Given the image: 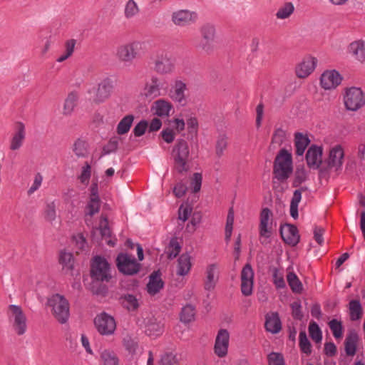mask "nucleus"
I'll use <instances>...</instances> for the list:
<instances>
[{
	"instance_id": "nucleus-4",
	"label": "nucleus",
	"mask_w": 365,
	"mask_h": 365,
	"mask_svg": "<svg viewBox=\"0 0 365 365\" xmlns=\"http://www.w3.org/2000/svg\"><path fill=\"white\" fill-rule=\"evenodd\" d=\"M293 172L292 156L285 149L278 153L274 162L273 173L275 178L281 182L287 180Z\"/></svg>"
},
{
	"instance_id": "nucleus-37",
	"label": "nucleus",
	"mask_w": 365,
	"mask_h": 365,
	"mask_svg": "<svg viewBox=\"0 0 365 365\" xmlns=\"http://www.w3.org/2000/svg\"><path fill=\"white\" fill-rule=\"evenodd\" d=\"M287 280L293 292L299 294L303 290V285L301 284L297 275L292 271V267L287 269Z\"/></svg>"
},
{
	"instance_id": "nucleus-46",
	"label": "nucleus",
	"mask_w": 365,
	"mask_h": 365,
	"mask_svg": "<svg viewBox=\"0 0 365 365\" xmlns=\"http://www.w3.org/2000/svg\"><path fill=\"white\" fill-rule=\"evenodd\" d=\"M133 121V116L131 115H126L120 120L117 125V133L119 135H125L130 130Z\"/></svg>"
},
{
	"instance_id": "nucleus-53",
	"label": "nucleus",
	"mask_w": 365,
	"mask_h": 365,
	"mask_svg": "<svg viewBox=\"0 0 365 365\" xmlns=\"http://www.w3.org/2000/svg\"><path fill=\"white\" fill-rule=\"evenodd\" d=\"M123 304H124V307L129 311H135L138 307V299L132 294L125 296L124 300H123Z\"/></svg>"
},
{
	"instance_id": "nucleus-52",
	"label": "nucleus",
	"mask_w": 365,
	"mask_h": 365,
	"mask_svg": "<svg viewBox=\"0 0 365 365\" xmlns=\"http://www.w3.org/2000/svg\"><path fill=\"white\" fill-rule=\"evenodd\" d=\"M43 180V177H42L40 173H37L36 174L34 175L33 183L31 185H30L27 191V194L29 196L32 195L34 193L38 190Z\"/></svg>"
},
{
	"instance_id": "nucleus-34",
	"label": "nucleus",
	"mask_w": 365,
	"mask_h": 365,
	"mask_svg": "<svg viewBox=\"0 0 365 365\" xmlns=\"http://www.w3.org/2000/svg\"><path fill=\"white\" fill-rule=\"evenodd\" d=\"M190 256L183 254L177 260L176 274L179 276H185L189 274L191 269Z\"/></svg>"
},
{
	"instance_id": "nucleus-45",
	"label": "nucleus",
	"mask_w": 365,
	"mask_h": 365,
	"mask_svg": "<svg viewBox=\"0 0 365 365\" xmlns=\"http://www.w3.org/2000/svg\"><path fill=\"white\" fill-rule=\"evenodd\" d=\"M272 282L275 284L277 289L286 287V282L284 279V273L282 269L273 268L272 269Z\"/></svg>"
},
{
	"instance_id": "nucleus-56",
	"label": "nucleus",
	"mask_w": 365,
	"mask_h": 365,
	"mask_svg": "<svg viewBox=\"0 0 365 365\" xmlns=\"http://www.w3.org/2000/svg\"><path fill=\"white\" fill-rule=\"evenodd\" d=\"M329 327L332 331L333 336L336 339H339L342 336V326L340 322H338L336 319H332L329 322Z\"/></svg>"
},
{
	"instance_id": "nucleus-18",
	"label": "nucleus",
	"mask_w": 365,
	"mask_h": 365,
	"mask_svg": "<svg viewBox=\"0 0 365 365\" xmlns=\"http://www.w3.org/2000/svg\"><path fill=\"white\" fill-rule=\"evenodd\" d=\"M154 69L160 74H170L175 70L174 62L172 61L169 53H158L157 58L154 61Z\"/></svg>"
},
{
	"instance_id": "nucleus-47",
	"label": "nucleus",
	"mask_w": 365,
	"mask_h": 365,
	"mask_svg": "<svg viewBox=\"0 0 365 365\" xmlns=\"http://www.w3.org/2000/svg\"><path fill=\"white\" fill-rule=\"evenodd\" d=\"M195 309L190 304L186 305L182 308L180 313V321L185 323H190L195 318Z\"/></svg>"
},
{
	"instance_id": "nucleus-62",
	"label": "nucleus",
	"mask_w": 365,
	"mask_h": 365,
	"mask_svg": "<svg viewBox=\"0 0 365 365\" xmlns=\"http://www.w3.org/2000/svg\"><path fill=\"white\" fill-rule=\"evenodd\" d=\"M180 251V247L176 240H171L168 248V255L169 258L175 257Z\"/></svg>"
},
{
	"instance_id": "nucleus-21",
	"label": "nucleus",
	"mask_w": 365,
	"mask_h": 365,
	"mask_svg": "<svg viewBox=\"0 0 365 365\" xmlns=\"http://www.w3.org/2000/svg\"><path fill=\"white\" fill-rule=\"evenodd\" d=\"M317 60L312 56H306L295 66V74L301 79L306 78L314 72Z\"/></svg>"
},
{
	"instance_id": "nucleus-20",
	"label": "nucleus",
	"mask_w": 365,
	"mask_h": 365,
	"mask_svg": "<svg viewBox=\"0 0 365 365\" xmlns=\"http://www.w3.org/2000/svg\"><path fill=\"white\" fill-rule=\"evenodd\" d=\"M342 76L336 70H327L320 78V84L325 90L335 89L341 83Z\"/></svg>"
},
{
	"instance_id": "nucleus-25",
	"label": "nucleus",
	"mask_w": 365,
	"mask_h": 365,
	"mask_svg": "<svg viewBox=\"0 0 365 365\" xmlns=\"http://www.w3.org/2000/svg\"><path fill=\"white\" fill-rule=\"evenodd\" d=\"M306 162L309 168H319L322 162V148L315 145H311L306 153Z\"/></svg>"
},
{
	"instance_id": "nucleus-15",
	"label": "nucleus",
	"mask_w": 365,
	"mask_h": 365,
	"mask_svg": "<svg viewBox=\"0 0 365 365\" xmlns=\"http://www.w3.org/2000/svg\"><path fill=\"white\" fill-rule=\"evenodd\" d=\"M140 326L143 328L144 332L149 336L157 337L163 333V323L152 314H148L143 318Z\"/></svg>"
},
{
	"instance_id": "nucleus-60",
	"label": "nucleus",
	"mask_w": 365,
	"mask_h": 365,
	"mask_svg": "<svg viewBox=\"0 0 365 365\" xmlns=\"http://www.w3.org/2000/svg\"><path fill=\"white\" fill-rule=\"evenodd\" d=\"M268 364L284 365L283 356L281 354L272 352L267 356Z\"/></svg>"
},
{
	"instance_id": "nucleus-59",
	"label": "nucleus",
	"mask_w": 365,
	"mask_h": 365,
	"mask_svg": "<svg viewBox=\"0 0 365 365\" xmlns=\"http://www.w3.org/2000/svg\"><path fill=\"white\" fill-rule=\"evenodd\" d=\"M124 346L128 352L134 354L136 353L138 348V341L130 336H127L124 339Z\"/></svg>"
},
{
	"instance_id": "nucleus-31",
	"label": "nucleus",
	"mask_w": 365,
	"mask_h": 365,
	"mask_svg": "<svg viewBox=\"0 0 365 365\" xmlns=\"http://www.w3.org/2000/svg\"><path fill=\"white\" fill-rule=\"evenodd\" d=\"M100 362L103 365H120V359L113 349H103L100 351Z\"/></svg>"
},
{
	"instance_id": "nucleus-54",
	"label": "nucleus",
	"mask_w": 365,
	"mask_h": 365,
	"mask_svg": "<svg viewBox=\"0 0 365 365\" xmlns=\"http://www.w3.org/2000/svg\"><path fill=\"white\" fill-rule=\"evenodd\" d=\"M309 331L311 338H312L313 341L319 343L322 340V332L320 331L319 327L316 324V322H310L309 327Z\"/></svg>"
},
{
	"instance_id": "nucleus-49",
	"label": "nucleus",
	"mask_w": 365,
	"mask_h": 365,
	"mask_svg": "<svg viewBox=\"0 0 365 365\" xmlns=\"http://www.w3.org/2000/svg\"><path fill=\"white\" fill-rule=\"evenodd\" d=\"M91 174L92 168H91L88 163H86L81 168V175H78V179L83 185L87 186L88 185Z\"/></svg>"
},
{
	"instance_id": "nucleus-19",
	"label": "nucleus",
	"mask_w": 365,
	"mask_h": 365,
	"mask_svg": "<svg viewBox=\"0 0 365 365\" xmlns=\"http://www.w3.org/2000/svg\"><path fill=\"white\" fill-rule=\"evenodd\" d=\"M230 342V333L225 329L217 331L215 344H214V353L220 357L223 358L227 355Z\"/></svg>"
},
{
	"instance_id": "nucleus-48",
	"label": "nucleus",
	"mask_w": 365,
	"mask_h": 365,
	"mask_svg": "<svg viewBox=\"0 0 365 365\" xmlns=\"http://www.w3.org/2000/svg\"><path fill=\"white\" fill-rule=\"evenodd\" d=\"M228 138L225 135H220L217 139L215 152L218 158L222 156L225 149L227 148Z\"/></svg>"
},
{
	"instance_id": "nucleus-9",
	"label": "nucleus",
	"mask_w": 365,
	"mask_h": 365,
	"mask_svg": "<svg viewBox=\"0 0 365 365\" xmlns=\"http://www.w3.org/2000/svg\"><path fill=\"white\" fill-rule=\"evenodd\" d=\"M90 274L93 280L108 282L112 277L110 265L103 257L96 256L91 263Z\"/></svg>"
},
{
	"instance_id": "nucleus-5",
	"label": "nucleus",
	"mask_w": 365,
	"mask_h": 365,
	"mask_svg": "<svg viewBox=\"0 0 365 365\" xmlns=\"http://www.w3.org/2000/svg\"><path fill=\"white\" fill-rule=\"evenodd\" d=\"M201 39L196 48L206 54H211L215 50V41L217 38L216 26L211 22L202 24L200 27Z\"/></svg>"
},
{
	"instance_id": "nucleus-11",
	"label": "nucleus",
	"mask_w": 365,
	"mask_h": 365,
	"mask_svg": "<svg viewBox=\"0 0 365 365\" xmlns=\"http://www.w3.org/2000/svg\"><path fill=\"white\" fill-rule=\"evenodd\" d=\"M94 327L100 335L110 336L116 329V323L113 317L108 313L102 312L94 318Z\"/></svg>"
},
{
	"instance_id": "nucleus-33",
	"label": "nucleus",
	"mask_w": 365,
	"mask_h": 365,
	"mask_svg": "<svg viewBox=\"0 0 365 365\" xmlns=\"http://www.w3.org/2000/svg\"><path fill=\"white\" fill-rule=\"evenodd\" d=\"M218 279V269L215 264L207 266L206 270V280L205 283V288L207 290H212L214 289L217 284Z\"/></svg>"
},
{
	"instance_id": "nucleus-7",
	"label": "nucleus",
	"mask_w": 365,
	"mask_h": 365,
	"mask_svg": "<svg viewBox=\"0 0 365 365\" xmlns=\"http://www.w3.org/2000/svg\"><path fill=\"white\" fill-rule=\"evenodd\" d=\"M169 83L165 78L153 76L144 84L143 94L147 98H158L168 93Z\"/></svg>"
},
{
	"instance_id": "nucleus-16",
	"label": "nucleus",
	"mask_w": 365,
	"mask_h": 365,
	"mask_svg": "<svg viewBox=\"0 0 365 365\" xmlns=\"http://www.w3.org/2000/svg\"><path fill=\"white\" fill-rule=\"evenodd\" d=\"M101 207V200L98 195V185L96 181H93L89 188V197L86 208V217H92L93 215L98 213Z\"/></svg>"
},
{
	"instance_id": "nucleus-17",
	"label": "nucleus",
	"mask_w": 365,
	"mask_h": 365,
	"mask_svg": "<svg viewBox=\"0 0 365 365\" xmlns=\"http://www.w3.org/2000/svg\"><path fill=\"white\" fill-rule=\"evenodd\" d=\"M255 272L250 264H246L240 272V290L245 296H250L252 294L253 277Z\"/></svg>"
},
{
	"instance_id": "nucleus-30",
	"label": "nucleus",
	"mask_w": 365,
	"mask_h": 365,
	"mask_svg": "<svg viewBox=\"0 0 365 365\" xmlns=\"http://www.w3.org/2000/svg\"><path fill=\"white\" fill-rule=\"evenodd\" d=\"M164 282L159 271H154L149 275L148 282L147 284V291L148 294L155 295L163 289Z\"/></svg>"
},
{
	"instance_id": "nucleus-13",
	"label": "nucleus",
	"mask_w": 365,
	"mask_h": 365,
	"mask_svg": "<svg viewBox=\"0 0 365 365\" xmlns=\"http://www.w3.org/2000/svg\"><path fill=\"white\" fill-rule=\"evenodd\" d=\"M344 103L349 110L356 111L365 104V98L361 89L358 87H351L346 90Z\"/></svg>"
},
{
	"instance_id": "nucleus-35",
	"label": "nucleus",
	"mask_w": 365,
	"mask_h": 365,
	"mask_svg": "<svg viewBox=\"0 0 365 365\" xmlns=\"http://www.w3.org/2000/svg\"><path fill=\"white\" fill-rule=\"evenodd\" d=\"M265 327L267 331H270L272 334H276L281 331V321L279 320L277 312H272L267 315Z\"/></svg>"
},
{
	"instance_id": "nucleus-50",
	"label": "nucleus",
	"mask_w": 365,
	"mask_h": 365,
	"mask_svg": "<svg viewBox=\"0 0 365 365\" xmlns=\"http://www.w3.org/2000/svg\"><path fill=\"white\" fill-rule=\"evenodd\" d=\"M139 12V9L137 3L133 0L127 1L125 7V16L127 19L133 18Z\"/></svg>"
},
{
	"instance_id": "nucleus-39",
	"label": "nucleus",
	"mask_w": 365,
	"mask_h": 365,
	"mask_svg": "<svg viewBox=\"0 0 365 365\" xmlns=\"http://www.w3.org/2000/svg\"><path fill=\"white\" fill-rule=\"evenodd\" d=\"M72 151L78 158H86L88 154L86 142L81 139H77L73 144Z\"/></svg>"
},
{
	"instance_id": "nucleus-26",
	"label": "nucleus",
	"mask_w": 365,
	"mask_h": 365,
	"mask_svg": "<svg viewBox=\"0 0 365 365\" xmlns=\"http://www.w3.org/2000/svg\"><path fill=\"white\" fill-rule=\"evenodd\" d=\"M98 232L102 237V239L105 240L110 247H114L115 245V239L111 237V232L108 226V218L103 215L101 216L98 228L95 229L93 231V235L96 232Z\"/></svg>"
},
{
	"instance_id": "nucleus-58",
	"label": "nucleus",
	"mask_w": 365,
	"mask_h": 365,
	"mask_svg": "<svg viewBox=\"0 0 365 365\" xmlns=\"http://www.w3.org/2000/svg\"><path fill=\"white\" fill-rule=\"evenodd\" d=\"M161 365H179L176 354L173 352L165 353L161 358Z\"/></svg>"
},
{
	"instance_id": "nucleus-3",
	"label": "nucleus",
	"mask_w": 365,
	"mask_h": 365,
	"mask_svg": "<svg viewBox=\"0 0 365 365\" xmlns=\"http://www.w3.org/2000/svg\"><path fill=\"white\" fill-rule=\"evenodd\" d=\"M115 88L114 80L106 78L100 81L97 86H89L86 93L89 99L96 104L102 103L108 100Z\"/></svg>"
},
{
	"instance_id": "nucleus-63",
	"label": "nucleus",
	"mask_w": 365,
	"mask_h": 365,
	"mask_svg": "<svg viewBox=\"0 0 365 365\" xmlns=\"http://www.w3.org/2000/svg\"><path fill=\"white\" fill-rule=\"evenodd\" d=\"M192 209L190 206L187 204H182L180 205L179 208V219L182 220L183 222L186 221L187 219L189 218L190 215L191 214Z\"/></svg>"
},
{
	"instance_id": "nucleus-44",
	"label": "nucleus",
	"mask_w": 365,
	"mask_h": 365,
	"mask_svg": "<svg viewBox=\"0 0 365 365\" xmlns=\"http://www.w3.org/2000/svg\"><path fill=\"white\" fill-rule=\"evenodd\" d=\"M76 41L73 39L67 40L65 43V50L57 58L56 62L62 63L73 55Z\"/></svg>"
},
{
	"instance_id": "nucleus-27",
	"label": "nucleus",
	"mask_w": 365,
	"mask_h": 365,
	"mask_svg": "<svg viewBox=\"0 0 365 365\" xmlns=\"http://www.w3.org/2000/svg\"><path fill=\"white\" fill-rule=\"evenodd\" d=\"M281 236L283 241L292 247L297 245L299 241L298 230L292 225L287 224L281 227Z\"/></svg>"
},
{
	"instance_id": "nucleus-24",
	"label": "nucleus",
	"mask_w": 365,
	"mask_h": 365,
	"mask_svg": "<svg viewBox=\"0 0 365 365\" xmlns=\"http://www.w3.org/2000/svg\"><path fill=\"white\" fill-rule=\"evenodd\" d=\"M348 53L356 61L365 64V41L354 40L348 46Z\"/></svg>"
},
{
	"instance_id": "nucleus-40",
	"label": "nucleus",
	"mask_w": 365,
	"mask_h": 365,
	"mask_svg": "<svg viewBox=\"0 0 365 365\" xmlns=\"http://www.w3.org/2000/svg\"><path fill=\"white\" fill-rule=\"evenodd\" d=\"M294 11V4L292 2H286L279 7L277 13L276 18L277 19H286L292 15Z\"/></svg>"
},
{
	"instance_id": "nucleus-42",
	"label": "nucleus",
	"mask_w": 365,
	"mask_h": 365,
	"mask_svg": "<svg viewBox=\"0 0 365 365\" xmlns=\"http://www.w3.org/2000/svg\"><path fill=\"white\" fill-rule=\"evenodd\" d=\"M358 341V336L356 333L351 332L346 336L345 341V350L348 356H353L355 354L356 345Z\"/></svg>"
},
{
	"instance_id": "nucleus-36",
	"label": "nucleus",
	"mask_w": 365,
	"mask_h": 365,
	"mask_svg": "<svg viewBox=\"0 0 365 365\" xmlns=\"http://www.w3.org/2000/svg\"><path fill=\"white\" fill-rule=\"evenodd\" d=\"M310 140L307 135L302 133L294 134V148L295 153L299 156H302L305 149L309 145Z\"/></svg>"
},
{
	"instance_id": "nucleus-10",
	"label": "nucleus",
	"mask_w": 365,
	"mask_h": 365,
	"mask_svg": "<svg viewBox=\"0 0 365 365\" xmlns=\"http://www.w3.org/2000/svg\"><path fill=\"white\" fill-rule=\"evenodd\" d=\"M117 269L125 275L133 276L140 270L141 265L135 257L126 253H120L116 257Z\"/></svg>"
},
{
	"instance_id": "nucleus-32",
	"label": "nucleus",
	"mask_w": 365,
	"mask_h": 365,
	"mask_svg": "<svg viewBox=\"0 0 365 365\" xmlns=\"http://www.w3.org/2000/svg\"><path fill=\"white\" fill-rule=\"evenodd\" d=\"M78 101V93L77 91H72L68 93L66 97L64 104H63L62 114L69 116L74 110Z\"/></svg>"
},
{
	"instance_id": "nucleus-41",
	"label": "nucleus",
	"mask_w": 365,
	"mask_h": 365,
	"mask_svg": "<svg viewBox=\"0 0 365 365\" xmlns=\"http://www.w3.org/2000/svg\"><path fill=\"white\" fill-rule=\"evenodd\" d=\"M59 262L63 270L71 271L73 267V257L70 252L62 251L60 253Z\"/></svg>"
},
{
	"instance_id": "nucleus-2",
	"label": "nucleus",
	"mask_w": 365,
	"mask_h": 365,
	"mask_svg": "<svg viewBox=\"0 0 365 365\" xmlns=\"http://www.w3.org/2000/svg\"><path fill=\"white\" fill-rule=\"evenodd\" d=\"M171 158L173 159L174 170L179 173H185L190 170V148L189 144L183 138L177 140L173 150Z\"/></svg>"
},
{
	"instance_id": "nucleus-23",
	"label": "nucleus",
	"mask_w": 365,
	"mask_h": 365,
	"mask_svg": "<svg viewBox=\"0 0 365 365\" xmlns=\"http://www.w3.org/2000/svg\"><path fill=\"white\" fill-rule=\"evenodd\" d=\"M272 212L267 208L262 210L260 214L259 234L262 238L268 239L272 234Z\"/></svg>"
},
{
	"instance_id": "nucleus-57",
	"label": "nucleus",
	"mask_w": 365,
	"mask_h": 365,
	"mask_svg": "<svg viewBox=\"0 0 365 365\" xmlns=\"http://www.w3.org/2000/svg\"><path fill=\"white\" fill-rule=\"evenodd\" d=\"M73 243L77 248V253L83 251L87 247L86 240L84 238L81 233H78L73 237Z\"/></svg>"
},
{
	"instance_id": "nucleus-43",
	"label": "nucleus",
	"mask_w": 365,
	"mask_h": 365,
	"mask_svg": "<svg viewBox=\"0 0 365 365\" xmlns=\"http://www.w3.org/2000/svg\"><path fill=\"white\" fill-rule=\"evenodd\" d=\"M349 309L351 320H358L362 317V307L358 300H351V302L349 303Z\"/></svg>"
},
{
	"instance_id": "nucleus-38",
	"label": "nucleus",
	"mask_w": 365,
	"mask_h": 365,
	"mask_svg": "<svg viewBox=\"0 0 365 365\" xmlns=\"http://www.w3.org/2000/svg\"><path fill=\"white\" fill-rule=\"evenodd\" d=\"M56 207L57 202L54 200H47L45 204L43 211L44 219L46 221L52 222L56 217Z\"/></svg>"
},
{
	"instance_id": "nucleus-22",
	"label": "nucleus",
	"mask_w": 365,
	"mask_h": 365,
	"mask_svg": "<svg viewBox=\"0 0 365 365\" xmlns=\"http://www.w3.org/2000/svg\"><path fill=\"white\" fill-rule=\"evenodd\" d=\"M25 138V125L21 122H17L14 124V132L10 141V149L13 151L19 150L24 145Z\"/></svg>"
},
{
	"instance_id": "nucleus-1",
	"label": "nucleus",
	"mask_w": 365,
	"mask_h": 365,
	"mask_svg": "<svg viewBox=\"0 0 365 365\" xmlns=\"http://www.w3.org/2000/svg\"><path fill=\"white\" fill-rule=\"evenodd\" d=\"M145 43L135 40L117 47L115 56L124 65H130L145 52Z\"/></svg>"
},
{
	"instance_id": "nucleus-6",
	"label": "nucleus",
	"mask_w": 365,
	"mask_h": 365,
	"mask_svg": "<svg viewBox=\"0 0 365 365\" xmlns=\"http://www.w3.org/2000/svg\"><path fill=\"white\" fill-rule=\"evenodd\" d=\"M47 304L51 308L52 314L58 322L66 323L69 317L68 302L66 299L56 294L48 298Z\"/></svg>"
},
{
	"instance_id": "nucleus-28",
	"label": "nucleus",
	"mask_w": 365,
	"mask_h": 365,
	"mask_svg": "<svg viewBox=\"0 0 365 365\" xmlns=\"http://www.w3.org/2000/svg\"><path fill=\"white\" fill-rule=\"evenodd\" d=\"M173 110V105L164 98L158 99L153 103L151 111L154 115L165 118L170 116V113Z\"/></svg>"
},
{
	"instance_id": "nucleus-64",
	"label": "nucleus",
	"mask_w": 365,
	"mask_h": 365,
	"mask_svg": "<svg viewBox=\"0 0 365 365\" xmlns=\"http://www.w3.org/2000/svg\"><path fill=\"white\" fill-rule=\"evenodd\" d=\"M162 138L165 142L167 143H171L173 142L175 137V132L174 130H171L170 128L163 130Z\"/></svg>"
},
{
	"instance_id": "nucleus-29",
	"label": "nucleus",
	"mask_w": 365,
	"mask_h": 365,
	"mask_svg": "<svg viewBox=\"0 0 365 365\" xmlns=\"http://www.w3.org/2000/svg\"><path fill=\"white\" fill-rule=\"evenodd\" d=\"M344 152L343 149L340 145H336L331 148L329 155L326 160L327 167L329 168H335L336 170L338 168H341L343 162Z\"/></svg>"
},
{
	"instance_id": "nucleus-14",
	"label": "nucleus",
	"mask_w": 365,
	"mask_h": 365,
	"mask_svg": "<svg viewBox=\"0 0 365 365\" xmlns=\"http://www.w3.org/2000/svg\"><path fill=\"white\" fill-rule=\"evenodd\" d=\"M187 83L181 78H175L168 88V96L170 99L181 106L186 104L185 92L187 91Z\"/></svg>"
},
{
	"instance_id": "nucleus-12",
	"label": "nucleus",
	"mask_w": 365,
	"mask_h": 365,
	"mask_svg": "<svg viewBox=\"0 0 365 365\" xmlns=\"http://www.w3.org/2000/svg\"><path fill=\"white\" fill-rule=\"evenodd\" d=\"M198 20L196 11L190 9H179L171 13L170 21L177 27H189Z\"/></svg>"
},
{
	"instance_id": "nucleus-8",
	"label": "nucleus",
	"mask_w": 365,
	"mask_h": 365,
	"mask_svg": "<svg viewBox=\"0 0 365 365\" xmlns=\"http://www.w3.org/2000/svg\"><path fill=\"white\" fill-rule=\"evenodd\" d=\"M7 315L12 328L19 336H22L27 331V317L23 309L11 304L8 307Z\"/></svg>"
},
{
	"instance_id": "nucleus-51",
	"label": "nucleus",
	"mask_w": 365,
	"mask_h": 365,
	"mask_svg": "<svg viewBox=\"0 0 365 365\" xmlns=\"http://www.w3.org/2000/svg\"><path fill=\"white\" fill-rule=\"evenodd\" d=\"M307 179V171L304 167H298L294 171L293 186L298 187L301 183L304 182Z\"/></svg>"
},
{
	"instance_id": "nucleus-61",
	"label": "nucleus",
	"mask_w": 365,
	"mask_h": 365,
	"mask_svg": "<svg viewBox=\"0 0 365 365\" xmlns=\"http://www.w3.org/2000/svg\"><path fill=\"white\" fill-rule=\"evenodd\" d=\"M187 130L190 134L197 135L198 130V122L195 116H190L186 118Z\"/></svg>"
},
{
	"instance_id": "nucleus-55",
	"label": "nucleus",
	"mask_w": 365,
	"mask_h": 365,
	"mask_svg": "<svg viewBox=\"0 0 365 365\" xmlns=\"http://www.w3.org/2000/svg\"><path fill=\"white\" fill-rule=\"evenodd\" d=\"M299 346L302 352L306 354L311 353V345L304 332H300L299 336Z\"/></svg>"
}]
</instances>
